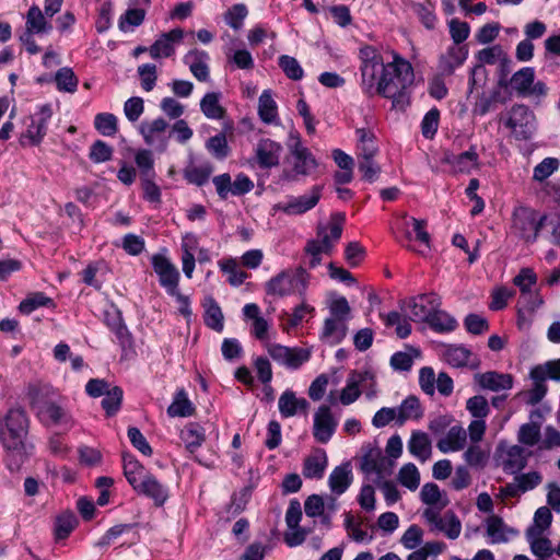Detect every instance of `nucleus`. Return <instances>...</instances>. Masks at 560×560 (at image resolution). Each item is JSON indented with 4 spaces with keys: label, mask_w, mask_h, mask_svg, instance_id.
<instances>
[{
    "label": "nucleus",
    "mask_w": 560,
    "mask_h": 560,
    "mask_svg": "<svg viewBox=\"0 0 560 560\" xmlns=\"http://www.w3.org/2000/svg\"><path fill=\"white\" fill-rule=\"evenodd\" d=\"M31 407L38 420L46 427L70 429L73 425L66 399L49 384L36 383L28 386Z\"/></svg>",
    "instance_id": "3"
},
{
    "label": "nucleus",
    "mask_w": 560,
    "mask_h": 560,
    "mask_svg": "<svg viewBox=\"0 0 560 560\" xmlns=\"http://www.w3.org/2000/svg\"><path fill=\"white\" fill-rule=\"evenodd\" d=\"M180 440L184 442L185 447L190 453H194L205 442L206 430L197 422H189L180 431Z\"/></svg>",
    "instance_id": "38"
},
{
    "label": "nucleus",
    "mask_w": 560,
    "mask_h": 560,
    "mask_svg": "<svg viewBox=\"0 0 560 560\" xmlns=\"http://www.w3.org/2000/svg\"><path fill=\"white\" fill-rule=\"evenodd\" d=\"M421 501L429 505L428 508H435L440 504V509L446 505V502H441L442 495L438 485L428 482L422 486L420 491Z\"/></svg>",
    "instance_id": "61"
},
{
    "label": "nucleus",
    "mask_w": 560,
    "mask_h": 560,
    "mask_svg": "<svg viewBox=\"0 0 560 560\" xmlns=\"http://www.w3.org/2000/svg\"><path fill=\"white\" fill-rule=\"evenodd\" d=\"M166 412L171 418H189L196 413V406L189 399L188 393L184 388H178Z\"/></svg>",
    "instance_id": "29"
},
{
    "label": "nucleus",
    "mask_w": 560,
    "mask_h": 560,
    "mask_svg": "<svg viewBox=\"0 0 560 560\" xmlns=\"http://www.w3.org/2000/svg\"><path fill=\"white\" fill-rule=\"evenodd\" d=\"M328 315L324 319L319 340L329 346H337L347 337L351 307L345 296H335L328 301Z\"/></svg>",
    "instance_id": "6"
},
{
    "label": "nucleus",
    "mask_w": 560,
    "mask_h": 560,
    "mask_svg": "<svg viewBox=\"0 0 560 560\" xmlns=\"http://www.w3.org/2000/svg\"><path fill=\"white\" fill-rule=\"evenodd\" d=\"M506 126L521 139H528L536 130L534 113L525 105H514L506 121Z\"/></svg>",
    "instance_id": "16"
},
{
    "label": "nucleus",
    "mask_w": 560,
    "mask_h": 560,
    "mask_svg": "<svg viewBox=\"0 0 560 560\" xmlns=\"http://www.w3.org/2000/svg\"><path fill=\"white\" fill-rule=\"evenodd\" d=\"M308 402L305 398H298L292 390H285L281 394L278 401L279 411L282 417L290 418L295 416L300 410H305Z\"/></svg>",
    "instance_id": "39"
},
{
    "label": "nucleus",
    "mask_w": 560,
    "mask_h": 560,
    "mask_svg": "<svg viewBox=\"0 0 560 560\" xmlns=\"http://www.w3.org/2000/svg\"><path fill=\"white\" fill-rule=\"evenodd\" d=\"M311 278V273L303 265L295 268H287L272 276L265 283V292L275 299H283L291 295L302 298L306 294Z\"/></svg>",
    "instance_id": "5"
},
{
    "label": "nucleus",
    "mask_w": 560,
    "mask_h": 560,
    "mask_svg": "<svg viewBox=\"0 0 560 560\" xmlns=\"http://www.w3.org/2000/svg\"><path fill=\"white\" fill-rule=\"evenodd\" d=\"M361 394L358 371H352L347 377L346 386L340 392L339 400L342 405L348 406L357 401Z\"/></svg>",
    "instance_id": "45"
},
{
    "label": "nucleus",
    "mask_w": 560,
    "mask_h": 560,
    "mask_svg": "<svg viewBox=\"0 0 560 560\" xmlns=\"http://www.w3.org/2000/svg\"><path fill=\"white\" fill-rule=\"evenodd\" d=\"M213 185L221 199H228L230 196H243L254 188V182L244 173H240L232 180L230 174L224 173L214 176Z\"/></svg>",
    "instance_id": "13"
},
{
    "label": "nucleus",
    "mask_w": 560,
    "mask_h": 560,
    "mask_svg": "<svg viewBox=\"0 0 560 560\" xmlns=\"http://www.w3.org/2000/svg\"><path fill=\"white\" fill-rule=\"evenodd\" d=\"M545 217L527 207H518L513 212L512 231L525 241H535Z\"/></svg>",
    "instance_id": "11"
},
{
    "label": "nucleus",
    "mask_w": 560,
    "mask_h": 560,
    "mask_svg": "<svg viewBox=\"0 0 560 560\" xmlns=\"http://www.w3.org/2000/svg\"><path fill=\"white\" fill-rule=\"evenodd\" d=\"M510 84L512 90L522 96L545 97L548 93V88L542 81L535 82V70L532 67L516 71Z\"/></svg>",
    "instance_id": "12"
},
{
    "label": "nucleus",
    "mask_w": 560,
    "mask_h": 560,
    "mask_svg": "<svg viewBox=\"0 0 560 560\" xmlns=\"http://www.w3.org/2000/svg\"><path fill=\"white\" fill-rule=\"evenodd\" d=\"M423 530L418 525L409 526L400 538V544L408 550L421 547Z\"/></svg>",
    "instance_id": "64"
},
{
    "label": "nucleus",
    "mask_w": 560,
    "mask_h": 560,
    "mask_svg": "<svg viewBox=\"0 0 560 560\" xmlns=\"http://www.w3.org/2000/svg\"><path fill=\"white\" fill-rule=\"evenodd\" d=\"M412 13L419 19L428 30H432L436 23V15L434 12V5L430 0L423 2H413L410 5Z\"/></svg>",
    "instance_id": "43"
},
{
    "label": "nucleus",
    "mask_w": 560,
    "mask_h": 560,
    "mask_svg": "<svg viewBox=\"0 0 560 560\" xmlns=\"http://www.w3.org/2000/svg\"><path fill=\"white\" fill-rule=\"evenodd\" d=\"M526 538L530 546V550L535 556L544 559L555 553V548H552L550 539L545 537L544 533H540L539 528H528L526 532Z\"/></svg>",
    "instance_id": "37"
},
{
    "label": "nucleus",
    "mask_w": 560,
    "mask_h": 560,
    "mask_svg": "<svg viewBox=\"0 0 560 560\" xmlns=\"http://www.w3.org/2000/svg\"><path fill=\"white\" fill-rule=\"evenodd\" d=\"M145 16L144 9L141 8H129L119 18V28L122 32L132 31L133 27L139 26Z\"/></svg>",
    "instance_id": "55"
},
{
    "label": "nucleus",
    "mask_w": 560,
    "mask_h": 560,
    "mask_svg": "<svg viewBox=\"0 0 560 560\" xmlns=\"http://www.w3.org/2000/svg\"><path fill=\"white\" fill-rule=\"evenodd\" d=\"M124 474L132 489H137L143 480L151 474L137 458L132 455L125 454L122 456Z\"/></svg>",
    "instance_id": "33"
},
{
    "label": "nucleus",
    "mask_w": 560,
    "mask_h": 560,
    "mask_svg": "<svg viewBox=\"0 0 560 560\" xmlns=\"http://www.w3.org/2000/svg\"><path fill=\"white\" fill-rule=\"evenodd\" d=\"M422 517L433 533H442L448 539H456L462 533V523L454 512L447 511L443 515L436 508H427Z\"/></svg>",
    "instance_id": "10"
},
{
    "label": "nucleus",
    "mask_w": 560,
    "mask_h": 560,
    "mask_svg": "<svg viewBox=\"0 0 560 560\" xmlns=\"http://www.w3.org/2000/svg\"><path fill=\"white\" fill-rule=\"evenodd\" d=\"M282 147L271 139H261L255 149L257 163L262 168L277 166L280 161Z\"/></svg>",
    "instance_id": "22"
},
{
    "label": "nucleus",
    "mask_w": 560,
    "mask_h": 560,
    "mask_svg": "<svg viewBox=\"0 0 560 560\" xmlns=\"http://www.w3.org/2000/svg\"><path fill=\"white\" fill-rule=\"evenodd\" d=\"M322 197V187L314 186L305 195L299 197H289L285 201L273 206L275 212L281 211L288 215H300L313 209Z\"/></svg>",
    "instance_id": "15"
},
{
    "label": "nucleus",
    "mask_w": 560,
    "mask_h": 560,
    "mask_svg": "<svg viewBox=\"0 0 560 560\" xmlns=\"http://www.w3.org/2000/svg\"><path fill=\"white\" fill-rule=\"evenodd\" d=\"M486 529L491 544L506 542L510 539V535L515 534L513 529L509 528L503 521L495 515L487 518Z\"/></svg>",
    "instance_id": "40"
},
{
    "label": "nucleus",
    "mask_w": 560,
    "mask_h": 560,
    "mask_svg": "<svg viewBox=\"0 0 560 560\" xmlns=\"http://www.w3.org/2000/svg\"><path fill=\"white\" fill-rule=\"evenodd\" d=\"M475 382L483 389L500 392L511 389L513 386V376L508 373L488 371L475 375Z\"/></svg>",
    "instance_id": "24"
},
{
    "label": "nucleus",
    "mask_w": 560,
    "mask_h": 560,
    "mask_svg": "<svg viewBox=\"0 0 560 560\" xmlns=\"http://www.w3.org/2000/svg\"><path fill=\"white\" fill-rule=\"evenodd\" d=\"M468 49L466 46L453 44L440 57L439 68L443 74H452L467 59Z\"/></svg>",
    "instance_id": "28"
},
{
    "label": "nucleus",
    "mask_w": 560,
    "mask_h": 560,
    "mask_svg": "<svg viewBox=\"0 0 560 560\" xmlns=\"http://www.w3.org/2000/svg\"><path fill=\"white\" fill-rule=\"evenodd\" d=\"M338 419L331 409L322 405L313 416V436L320 444H327L336 432Z\"/></svg>",
    "instance_id": "17"
},
{
    "label": "nucleus",
    "mask_w": 560,
    "mask_h": 560,
    "mask_svg": "<svg viewBox=\"0 0 560 560\" xmlns=\"http://www.w3.org/2000/svg\"><path fill=\"white\" fill-rule=\"evenodd\" d=\"M467 431L462 425H453L446 434L436 442V447L443 454L459 452L465 448Z\"/></svg>",
    "instance_id": "25"
},
{
    "label": "nucleus",
    "mask_w": 560,
    "mask_h": 560,
    "mask_svg": "<svg viewBox=\"0 0 560 560\" xmlns=\"http://www.w3.org/2000/svg\"><path fill=\"white\" fill-rule=\"evenodd\" d=\"M191 74L200 82L209 80V55L205 50L191 49L183 58Z\"/></svg>",
    "instance_id": "23"
},
{
    "label": "nucleus",
    "mask_w": 560,
    "mask_h": 560,
    "mask_svg": "<svg viewBox=\"0 0 560 560\" xmlns=\"http://www.w3.org/2000/svg\"><path fill=\"white\" fill-rule=\"evenodd\" d=\"M184 37L182 28H174L167 33L162 34L154 44L150 47V56L154 59L167 58L175 51V45L180 43Z\"/></svg>",
    "instance_id": "21"
},
{
    "label": "nucleus",
    "mask_w": 560,
    "mask_h": 560,
    "mask_svg": "<svg viewBox=\"0 0 560 560\" xmlns=\"http://www.w3.org/2000/svg\"><path fill=\"white\" fill-rule=\"evenodd\" d=\"M102 406L105 409L107 416L115 415L121 405L122 389L118 386H110V388L104 394Z\"/></svg>",
    "instance_id": "60"
},
{
    "label": "nucleus",
    "mask_w": 560,
    "mask_h": 560,
    "mask_svg": "<svg viewBox=\"0 0 560 560\" xmlns=\"http://www.w3.org/2000/svg\"><path fill=\"white\" fill-rule=\"evenodd\" d=\"M152 266L159 276L160 284L168 294L176 293L178 290L179 272L174 264L164 255L156 254L152 257Z\"/></svg>",
    "instance_id": "18"
},
{
    "label": "nucleus",
    "mask_w": 560,
    "mask_h": 560,
    "mask_svg": "<svg viewBox=\"0 0 560 560\" xmlns=\"http://www.w3.org/2000/svg\"><path fill=\"white\" fill-rule=\"evenodd\" d=\"M167 122L163 118L144 120L139 126V131L148 145L164 149L166 145Z\"/></svg>",
    "instance_id": "20"
},
{
    "label": "nucleus",
    "mask_w": 560,
    "mask_h": 560,
    "mask_svg": "<svg viewBox=\"0 0 560 560\" xmlns=\"http://www.w3.org/2000/svg\"><path fill=\"white\" fill-rule=\"evenodd\" d=\"M352 482V469L349 463L334 468L328 478V485L332 493L340 495Z\"/></svg>",
    "instance_id": "36"
},
{
    "label": "nucleus",
    "mask_w": 560,
    "mask_h": 560,
    "mask_svg": "<svg viewBox=\"0 0 560 560\" xmlns=\"http://www.w3.org/2000/svg\"><path fill=\"white\" fill-rule=\"evenodd\" d=\"M47 18L38 5H32L26 13L25 33L48 34L52 30V25Z\"/></svg>",
    "instance_id": "34"
},
{
    "label": "nucleus",
    "mask_w": 560,
    "mask_h": 560,
    "mask_svg": "<svg viewBox=\"0 0 560 560\" xmlns=\"http://www.w3.org/2000/svg\"><path fill=\"white\" fill-rule=\"evenodd\" d=\"M466 409L477 420H485L490 413V407L483 396L476 395L466 401Z\"/></svg>",
    "instance_id": "58"
},
{
    "label": "nucleus",
    "mask_w": 560,
    "mask_h": 560,
    "mask_svg": "<svg viewBox=\"0 0 560 560\" xmlns=\"http://www.w3.org/2000/svg\"><path fill=\"white\" fill-rule=\"evenodd\" d=\"M266 350L276 363L292 371L300 369L312 354L308 348L287 347L275 342H268Z\"/></svg>",
    "instance_id": "9"
},
{
    "label": "nucleus",
    "mask_w": 560,
    "mask_h": 560,
    "mask_svg": "<svg viewBox=\"0 0 560 560\" xmlns=\"http://www.w3.org/2000/svg\"><path fill=\"white\" fill-rule=\"evenodd\" d=\"M529 455L530 453L520 445L509 446L502 454L503 469L511 474L522 470Z\"/></svg>",
    "instance_id": "31"
},
{
    "label": "nucleus",
    "mask_w": 560,
    "mask_h": 560,
    "mask_svg": "<svg viewBox=\"0 0 560 560\" xmlns=\"http://www.w3.org/2000/svg\"><path fill=\"white\" fill-rule=\"evenodd\" d=\"M397 413V424L402 425L407 421H419L423 417V408L416 396H408L398 407H395Z\"/></svg>",
    "instance_id": "32"
},
{
    "label": "nucleus",
    "mask_w": 560,
    "mask_h": 560,
    "mask_svg": "<svg viewBox=\"0 0 560 560\" xmlns=\"http://www.w3.org/2000/svg\"><path fill=\"white\" fill-rule=\"evenodd\" d=\"M212 172L213 168L210 164H203L199 166L189 165L184 171V177L190 184L202 186L208 182Z\"/></svg>",
    "instance_id": "51"
},
{
    "label": "nucleus",
    "mask_w": 560,
    "mask_h": 560,
    "mask_svg": "<svg viewBox=\"0 0 560 560\" xmlns=\"http://www.w3.org/2000/svg\"><path fill=\"white\" fill-rule=\"evenodd\" d=\"M343 222V214H332L327 225L317 228L316 238L307 241L304 252H315L320 256L330 255L341 237Z\"/></svg>",
    "instance_id": "7"
},
{
    "label": "nucleus",
    "mask_w": 560,
    "mask_h": 560,
    "mask_svg": "<svg viewBox=\"0 0 560 560\" xmlns=\"http://www.w3.org/2000/svg\"><path fill=\"white\" fill-rule=\"evenodd\" d=\"M205 323L208 327L221 331L223 329V314L213 298L205 299Z\"/></svg>",
    "instance_id": "44"
},
{
    "label": "nucleus",
    "mask_w": 560,
    "mask_h": 560,
    "mask_svg": "<svg viewBox=\"0 0 560 560\" xmlns=\"http://www.w3.org/2000/svg\"><path fill=\"white\" fill-rule=\"evenodd\" d=\"M404 226L406 229L405 235L407 240H412V232L415 233V240L419 241L424 245H429L430 236L425 229V221L418 220L416 218H408L404 215Z\"/></svg>",
    "instance_id": "48"
},
{
    "label": "nucleus",
    "mask_w": 560,
    "mask_h": 560,
    "mask_svg": "<svg viewBox=\"0 0 560 560\" xmlns=\"http://www.w3.org/2000/svg\"><path fill=\"white\" fill-rule=\"evenodd\" d=\"M407 448L409 453L421 463H425L432 456L431 440L425 432L420 430L411 432Z\"/></svg>",
    "instance_id": "27"
},
{
    "label": "nucleus",
    "mask_w": 560,
    "mask_h": 560,
    "mask_svg": "<svg viewBox=\"0 0 560 560\" xmlns=\"http://www.w3.org/2000/svg\"><path fill=\"white\" fill-rule=\"evenodd\" d=\"M57 89L59 91L73 93L77 91L79 80L71 68L65 67L57 71L55 75Z\"/></svg>",
    "instance_id": "53"
},
{
    "label": "nucleus",
    "mask_w": 560,
    "mask_h": 560,
    "mask_svg": "<svg viewBox=\"0 0 560 560\" xmlns=\"http://www.w3.org/2000/svg\"><path fill=\"white\" fill-rule=\"evenodd\" d=\"M135 491L152 499L156 505H163L168 498L167 487L160 482L152 474Z\"/></svg>",
    "instance_id": "30"
},
{
    "label": "nucleus",
    "mask_w": 560,
    "mask_h": 560,
    "mask_svg": "<svg viewBox=\"0 0 560 560\" xmlns=\"http://www.w3.org/2000/svg\"><path fill=\"white\" fill-rule=\"evenodd\" d=\"M427 323L436 331H451L456 327V320L439 307L432 312Z\"/></svg>",
    "instance_id": "54"
},
{
    "label": "nucleus",
    "mask_w": 560,
    "mask_h": 560,
    "mask_svg": "<svg viewBox=\"0 0 560 560\" xmlns=\"http://www.w3.org/2000/svg\"><path fill=\"white\" fill-rule=\"evenodd\" d=\"M447 24L450 35L454 44L460 45L468 38L470 34V26L467 22L460 21L458 19H452Z\"/></svg>",
    "instance_id": "63"
},
{
    "label": "nucleus",
    "mask_w": 560,
    "mask_h": 560,
    "mask_svg": "<svg viewBox=\"0 0 560 560\" xmlns=\"http://www.w3.org/2000/svg\"><path fill=\"white\" fill-rule=\"evenodd\" d=\"M52 116L49 105H43L25 121V130L20 135V144L38 145L47 133L48 124Z\"/></svg>",
    "instance_id": "8"
},
{
    "label": "nucleus",
    "mask_w": 560,
    "mask_h": 560,
    "mask_svg": "<svg viewBox=\"0 0 560 560\" xmlns=\"http://www.w3.org/2000/svg\"><path fill=\"white\" fill-rule=\"evenodd\" d=\"M440 305V298L435 293L420 294L400 302V310L408 316V319L398 312L381 314V317L386 326H396L397 336L404 339L411 334L409 320L427 323L432 312L436 311Z\"/></svg>",
    "instance_id": "4"
},
{
    "label": "nucleus",
    "mask_w": 560,
    "mask_h": 560,
    "mask_svg": "<svg viewBox=\"0 0 560 560\" xmlns=\"http://www.w3.org/2000/svg\"><path fill=\"white\" fill-rule=\"evenodd\" d=\"M135 162L140 171L141 178L155 177L154 160L151 151L145 149L138 150L135 155Z\"/></svg>",
    "instance_id": "59"
},
{
    "label": "nucleus",
    "mask_w": 560,
    "mask_h": 560,
    "mask_svg": "<svg viewBox=\"0 0 560 560\" xmlns=\"http://www.w3.org/2000/svg\"><path fill=\"white\" fill-rule=\"evenodd\" d=\"M219 267L221 271L228 276V281L233 287L241 285L248 277V275L240 268L235 258L220 260Z\"/></svg>",
    "instance_id": "46"
},
{
    "label": "nucleus",
    "mask_w": 560,
    "mask_h": 560,
    "mask_svg": "<svg viewBox=\"0 0 560 560\" xmlns=\"http://www.w3.org/2000/svg\"><path fill=\"white\" fill-rule=\"evenodd\" d=\"M258 115L266 124H275L278 120L277 104L269 91H264L259 96Z\"/></svg>",
    "instance_id": "47"
},
{
    "label": "nucleus",
    "mask_w": 560,
    "mask_h": 560,
    "mask_svg": "<svg viewBox=\"0 0 560 560\" xmlns=\"http://www.w3.org/2000/svg\"><path fill=\"white\" fill-rule=\"evenodd\" d=\"M540 440V425L535 422L524 423L517 432V441L525 446H534Z\"/></svg>",
    "instance_id": "56"
},
{
    "label": "nucleus",
    "mask_w": 560,
    "mask_h": 560,
    "mask_svg": "<svg viewBox=\"0 0 560 560\" xmlns=\"http://www.w3.org/2000/svg\"><path fill=\"white\" fill-rule=\"evenodd\" d=\"M289 149L293 156V172L296 175L310 176L317 168V161L312 152L303 145L299 135L290 133Z\"/></svg>",
    "instance_id": "14"
},
{
    "label": "nucleus",
    "mask_w": 560,
    "mask_h": 560,
    "mask_svg": "<svg viewBox=\"0 0 560 560\" xmlns=\"http://www.w3.org/2000/svg\"><path fill=\"white\" fill-rule=\"evenodd\" d=\"M444 162L456 173H470L479 166V155L475 147L460 154L447 153Z\"/></svg>",
    "instance_id": "26"
},
{
    "label": "nucleus",
    "mask_w": 560,
    "mask_h": 560,
    "mask_svg": "<svg viewBox=\"0 0 560 560\" xmlns=\"http://www.w3.org/2000/svg\"><path fill=\"white\" fill-rule=\"evenodd\" d=\"M200 109L210 119H221L224 115V109L219 103L218 93H207L200 102Z\"/></svg>",
    "instance_id": "50"
},
{
    "label": "nucleus",
    "mask_w": 560,
    "mask_h": 560,
    "mask_svg": "<svg viewBox=\"0 0 560 560\" xmlns=\"http://www.w3.org/2000/svg\"><path fill=\"white\" fill-rule=\"evenodd\" d=\"M247 14L248 10L246 5L243 3H236L224 13V21L230 27L240 30L243 26V22Z\"/></svg>",
    "instance_id": "62"
},
{
    "label": "nucleus",
    "mask_w": 560,
    "mask_h": 560,
    "mask_svg": "<svg viewBox=\"0 0 560 560\" xmlns=\"http://www.w3.org/2000/svg\"><path fill=\"white\" fill-rule=\"evenodd\" d=\"M327 455L322 448H316L304 460L303 475L308 479H319L323 477L327 467Z\"/></svg>",
    "instance_id": "35"
},
{
    "label": "nucleus",
    "mask_w": 560,
    "mask_h": 560,
    "mask_svg": "<svg viewBox=\"0 0 560 560\" xmlns=\"http://www.w3.org/2000/svg\"><path fill=\"white\" fill-rule=\"evenodd\" d=\"M95 129L105 137H113L117 133V117L110 113H100L94 118Z\"/></svg>",
    "instance_id": "52"
},
{
    "label": "nucleus",
    "mask_w": 560,
    "mask_h": 560,
    "mask_svg": "<svg viewBox=\"0 0 560 560\" xmlns=\"http://www.w3.org/2000/svg\"><path fill=\"white\" fill-rule=\"evenodd\" d=\"M476 59L477 61L479 62L474 69H472V72H471V79H470V82L472 85L476 84V74L478 72H483V66L485 65H494L497 62H500L501 65V68L504 70H509L511 63H512V60L510 59L509 55L506 54V51L503 49V47L501 45H492V46H488L481 50H479L477 54H476Z\"/></svg>",
    "instance_id": "19"
},
{
    "label": "nucleus",
    "mask_w": 560,
    "mask_h": 560,
    "mask_svg": "<svg viewBox=\"0 0 560 560\" xmlns=\"http://www.w3.org/2000/svg\"><path fill=\"white\" fill-rule=\"evenodd\" d=\"M532 378L546 380L547 377L560 381V359L548 361L544 365H537L530 371Z\"/></svg>",
    "instance_id": "57"
},
{
    "label": "nucleus",
    "mask_w": 560,
    "mask_h": 560,
    "mask_svg": "<svg viewBox=\"0 0 560 560\" xmlns=\"http://www.w3.org/2000/svg\"><path fill=\"white\" fill-rule=\"evenodd\" d=\"M28 418L20 408L10 409L0 419V443L5 452V464L11 471L19 470L32 454V446L25 444Z\"/></svg>",
    "instance_id": "2"
},
{
    "label": "nucleus",
    "mask_w": 560,
    "mask_h": 560,
    "mask_svg": "<svg viewBox=\"0 0 560 560\" xmlns=\"http://www.w3.org/2000/svg\"><path fill=\"white\" fill-rule=\"evenodd\" d=\"M360 58L364 93L392 98L395 107L402 108L408 103L406 90L413 83L411 65L398 56L385 65L382 56L371 46L361 48Z\"/></svg>",
    "instance_id": "1"
},
{
    "label": "nucleus",
    "mask_w": 560,
    "mask_h": 560,
    "mask_svg": "<svg viewBox=\"0 0 560 560\" xmlns=\"http://www.w3.org/2000/svg\"><path fill=\"white\" fill-rule=\"evenodd\" d=\"M470 351L462 346H445L442 349L441 357L443 361L454 368L465 366L470 358Z\"/></svg>",
    "instance_id": "42"
},
{
    "label": "nucleus",
    "mask_w": 560,
    "mask_h": 560,
    "mask_svg": "<svg viewBox=\"0 0 560 560\" xmlns=\"http://www.w3.org/2000/svg\"><path fill=\"white\" fill-rule=\"evenodd\" d=\"M357 135V154L359 156H375L378 148L375 141V135L366 128H358Z\"/></svg>",
    "instance_id": "41"
},
{
    "label": "nucleus",
    "mask_w": 560,
    "mask_h": 560,
    "mask_svg": "<svg viewBox=\"0 0 560 560\" xmlns=\"http://www.w3.org/2000/svg\"><path fill=\"white\" fill-rule=\"evenodd\" d=\"M397 479L401 486L415 491L420 485V472L415 464L407 463L399 469Z\"/></svg>",
    "instance_id": "49"
}]
</instances>
